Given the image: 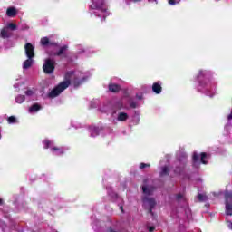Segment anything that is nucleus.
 <instances>
[{
  "instance_id": "1",
  "label": "nucleus",
  "mask_w": 232,
  "mask_h": 232,
  "mask_svg": "<svg viewBox=\"0 0 232 232\" xmlns=\"http://www.w3.org/2000/svg\"><path fill=\"white\" fill-rule=\"evenodd\" d=\"M73 71H69L64 75V81L60 82L57 86H55L47 96L49 99H55V97H59V95L64 92L67 88L72 84V77H73Z\"/></svg>"
},
{
  "instance_id": "2",
  "label": "nucleus",
  "mask_w": 232,
  "mask_h": 232,
  "mask_svg": "<svg viewBox=\"0 0 232 232\" xmlns=\"http://www.w3.org/2000/svg\"><path fill=\"white\" fill-rule=\"evenodd\" d=\"M226 214L232 217V190L225 191Z\"/></svg>"
},
{
  "instance_id": "3",
  "label": "nucleus",
  "mask_w": 232,
  "mask_h": 232,
  "mask_svg": "<svg viewBox=\"0 0 232 232\" xmlns=\"http://www.w3.org/2000/svg\"><path fill=\"white\" fill-rule=\"evenodd\" d=\"M44 73L50 75L53 72H55V60L47 58L43 65Z\"/></svg>"
},
{
  "instance_id": "4",
  "label": "nucleus",
  "mask_w": 232,
  "mask_h": 232,
  "mask_svg": "<svg viewBox=\"0 0 232 232\" xmlns=\"http://www.w3.org/2000/svg\"><path fill=\"white\" fill-rule=\"evenodd\" d=\"M68 45H63L59 48V50L55 53L48 52V55L53 57H61V59H68Z\"/></svg>"
},
{
  "instance_id": "5",
  "label": "nucleus",
  "mask_w": 232,
  "mask_h": 232,
  "mask_svg": "<svg viewBox=\"0 0 232 232\" xmlns=\"http://www.w3.org/2000/svg\"><path fill=\"white\" fill-rule=\"evenodd\" d=\"M24 50L27 59H34V57H35V47H34L31 43L25 44Z\"/></svg>"
},
{
  "instance_id": "6",
  "label": "nucleus",
  "mask_w": 232,
  "mask_h": 232,
  "mask_svg": "<svg viewBox=\"0 0 232 232\" xmlns=\"http://www.w3.org/2000/svg\"><path fill=\"white\" fill-rule=\"evenodd\" d=\"M40 43H41L42 46H54V47L59 46V44H57L56 42L50 41V38H48V37L41 38Z\"/></svg>"
},
{
  "instance_id": "7",
  "label": "nucleus",
  "mask_w": 232,
  "mask_h": 232,
  "mask_svg": "<svg viewBox=\"0 0 232 232\" xmlns=\"http://www.w3.org/2000/svg\"><path fill=\"white\" fill-rule=\"evenodd\" d=\"M104 3H98V2H92V5H91L92 10H101V12H106V8H103Z\"/></svg>"
},
{
  "instance_id": "8",
  "label": "nucleus",
  "mask_w": 232,
  "mask_h": 232,
  "mask_svg": "<svg viewBox=\"0 0 232 232\" xmlns=\"http://www.w3.org/2000/svg\"><path fill=\"white\" fill-rule=\"evenodd\" d=\"M152 92L156 93V95H160V93H162V85L159 82H154L152 84Z\"/></svg>"
},
{
  "instance_id": "9",
  "label": "nucleus",
  "mask_w": 232,
  "mask_h": 232,
  "mask_svg": "<svg viewBox=\"0 0 232 232\" xmlns=\"http://www.w3.org/2000/svg\"><path fill=\"white\" fill-rule=\"evenodd\" d=\"M109 92H111L112 93H119L121 92V85L117 83H110Z\"/></svg>"
},
{
  "instance_id": "10",
  "label": "nucleus",
  "mask_w": 232,
  "mask_h": 232,
  "mask_svg": "<svg viewBox=\"0 0 232 232\" xmlns=\"http://www.w3.org/2000/svg\"><path fill=\"white\" fill-rule=\"evenodd\" d=\"M143 202H146L148 204L149 208H155V206H157V202L155 201V198H153L145 197L143 198Z\"/></svg>"
},
{
  "instance_id": "11",
  "label": "nucleus",
  "mask_w": 232,
  "mask_h": 232,
  "mask_svg": "<svg viewBox=\"0 0 232 232\" xmlns=\"http://www.w3.org/2000/svg\"><path fill=\"white\" fill-rule=\"evenodd\" d=\"M42 108L39 103H34L29 108V113H37Z\"/></svg>"
},
{
  "instance_id": "12",
  "label": "nucleus",
  "mask_w": 232,
  "mask_h": 232,
  "mask_svg": "<svg viewBox=\"0 0 232 232\" xmlns=\"http://www.w3.org/2000/svg\"><path fill=\"white\" fill-rule=\"evenodd\" d=\"M153 191H155V188L142 186V192L144 193V195H153Z\"/></svg>"
},
{
  "instance_id": "13",
  "label": "nucleus",
  "mask_w": 232,
  "mask_h": 232,
  "mask_svg": "<svg viewBox=\"0 0 232 232\" xmlns=\"http://www.w3.org/2000/svg\"><path fill=\"white\" fill-rule=\"evenodd\" d=\"M6 15L7 17H15V15H17V9H15L14 7L7 8Z\"/></svg>"
},
{
  "instance_id": "14",
  "label": "nucleus",
  "mask_w": 232,
  "mask_h": 232,
  "mask_svg": "<svg viewBox=\"0 0 232 232\" xmlns=\"http://www.w3.org/2000/svg\"><path fill=\"white\" fill-rule=\"evenodd\" d=\"M32 64H34V58H28L23 63L24 70H28V68H32Z\"/></svg>"
},
{
  "instance_id": "15",
  "label": "nucleus",
  "mask_w": 232,
  "mask_h": 232,
  "mask_svg": "<svg viewBox=\"0 0 232 232\" xmlns=\"http://www.w3.org/2000/svg\"><path fill=\"white\" fill-rule=\"evenodd\" d=\"M85 81H86V78L84 77L81 80H79V78H74L72 84L74 88H79V86H81V84H82Z\"/></svg>"
},
{
  "instance_id": "16",
  "label": "nucleus",
  "mask_w": 232,
  "mask_h": 232,
  "mask_svg": "<svg viewBox=\"0 0 232 232\" xmlns=\"http://www.w3.org/2000/svg\"><path fill=\"white\" fill-rule=\"evenodd\" d=\"M51 151L55 153L57 151V155H64V149L63 147H52Z\"/></svg>"
},
{
  "instance_id": "17",
  "label": "nucleus",
  "mask_w": 232,
  "mask_h": 232,
  "mask_svg": "<svg viewBox=\"0 0 232 232\" xmlns=\"http://www.w3.org/2000/svg\"><path fill=\"white\" fill-rule=\"evenodd\" d=\"M117 121H119L120 122H124L125 121H128V113H126V112H120L118 114Z\"/></svg>"
},
{
  "instance_id": "18",
  "label": "nucleus",
  "mask_w": 232,
  "mask_h": 232,
  "mask_svg": "<svg viewBox=\"0 0 232 232\" xmlns=\"http://www.w3.org/2000/svg\"><path fill=\"white\" fill-rule=\"evenodd\" d=\"M169 175V169L168 168V166L162 167L160 176V177H168Z\"/></svg>"
},
{
  "instance_id": "19",
  "label": "nucleus",
  "mask_w": 232,
  "mask_h": 232,
  "mask_svg": "<svg viewBox=\"0 0 232 232\" xmlns=\"http://www.w3.org/2000/svg\"><path fill=\"white\" fill-rule=\"evenodd\" d=\"M43 144L44 150H48L49 148H52V146H53V141H51L50 140H44Z\"/></svg>"
},
{
  "instance_id": "20",
  "label": "nucleus",
  "mask_w": 232,
  "mask_h": 232,
  "mask_svg": "<svg viewBox=\"0 0 232 232\" xmlns=\"http://www.w3.org/2000/svg\"><path fill=\"white\" fill-rule=\"evenodd\" d=\"M15 101H16L17 104H23L24 101H26V96H24V95H18L15 98Z\"/></svg>"
},
{
  "instance_id": "21",
  "label": "nucleus",
  "mask_w": 232,
  "mask_h": 232,
  "mask_svg": "<svg viewBox=\"0 0 232 232\" xmlns=\"http://www.w3.org/2000/svg\"><path fill=\"white\" fill-rule=\"evenodd\" d=\"M198 160H200V156H198V153L194 152L192 155V162L195 166V164H197L198 162Z\"/></svg>"
},
{
  "instance_id": "22",
  "label": "nucleus",
  "mask_w": 232,
  "mask_h": 232,
  "mask_svg": "<svg viewBox=\"0 0 232 232\" xmlns=\"http://www.w3.org/2000/svg\"><path fill=\"white\" fill-rule=\"evenodd\" d=\"M206 159H208V154L206 152H201L200 161L202 164H208V161H206Z\"/></svg>"
},
{
  "instance_id": "23",
  "label": "nucleus",
  "mask_w": 232,
  "mask_h": 232,
  "mask_svg": "<svg viewBox=\"0 0 232 232\" xmlns=\"http://www.w3.org/2000/svg\"><path fill=\"white\" fill-rule=\"evenodd\" d=\"M198 202H206V200H208V196L203 194H198Z\"/></svg>"
},
{
  "instance_id": "24",
  "label": "nucleus",
  "mask_w": 232,
  "mask_h": 232,
  "mask_svg": "<svg viewBox=\"0 0 232 232\" xmlns=\"http://www.w3.org/2000/svg\"><path fill=\"white\" fill-rule=\"evenodd\" d=\"M8 124H15L17 122V118L15 116H10L7 118Z\"/></svg>"
},
{
  "instance_id": "25",
  "label": "nucleus",
  "mask_w": 232,
  "mask_h": 232,
  "mask_svg": "<svg viewBox=\"0 0 232 232\" xmlns=\"http://www.w3.org/2000/svg\"><path fill=\"white\" fill-rule=\"evenodd\" d=\"M182 171H184V167H176V169H174V173L176 175H180Z\"/></svg>"
},
{
  "instance_id": "26",
  "label": "nucleus",
  "mask_w": 232,
  "mask_h": 232,
  "mask_svg": "<svg viewBox=\"0 0 232 232\" xmlns=\"http://www.w3.org/2000/svg\"><path fill=\"white\" fill-rule=\"evenodd\" d=\"M1 37H3V39L8 38V32L6 31V29H3L1 31Z\"/></svg>"
},
{
  "instance_id": "27",
  "label": "nucleus",
  "mask_w": 232,
  "mask_h": 232,
  "mask_svg": "<svg viewBox=\"0 0 232 232\" xmlns=\"http://www.w3.org/2000/svg\"><path fill=\"white\" fill-rule=\"evenodd\" d=\"M150 164L148 163H140V169H144V168H150Z\"/></svg>"
},
{
  "instance_id": "28",
  "label": "nucleus",
  "mask_w": 232,
  "mask_h": 232,
  "mask_svg": "<svg viewBox=\"0 0 232 232\" xmlns=\"http://www.w3.org/2000/svg\"><path fill=\"white\" fill-rule=\"evenodd\" d=\"M25 95H27V97H32V95H34V91H32V90H27L26 92H25Z\"/></svg>"
},
{
  "instance_id": "29",
  "label": "nucleus",
  "mask_w": 232,
  "mask_h": 232,
  "mask_svg": "<svg viewBox=\"0 0 232 232\" xmlns=\"http://www.w3.org/2000/svg\"><path fill=\"white\" fill-rule=\"evenodd\" d=\"M130 108H133V109L137 108V102L131 101L130 102Z\"/></svg>"
},
{
  "instance_id": "30",
  "label": "nucleus",
  "mask_w": 232,
  "mask_h": 232,
  "mask_svg": "<svg viewBox=\"0 0 232 232\" xmlns=\"http://www.w3.org/2000/svg\"><path fill=\"white\" fill-rule=\"evenodd\" d=\"M9 28H11V30H17V25L15 24H9Z\"/></svg>"
},
{
  "instance_id": "31",
  "label": "nucleus",
  "mask_w": 232,
  "mask_h": 232,
  "mask_svg": "<svg viewBox=\"0 0 232 232\" xmlns=\"http://www.w3.org/2000/svg\"><path fill=\"white\" fill-rule=\"evenodd\" d=\"M182 198H184V196L182 194H177L176 195V199L179 200H182Z\"/></svg>"
},
{
  "instance_id": "32",
  "label": "nucleus",
  "mask_w": 232,
  "mask_h": 232,
  "mask_svg": "<svg viewBox=\"0 0 232 232\" xmlns=\"http://www.w3.org/2000/svg\"><path fill=\"white\" fill-rule=\"evenodd\" d=\"M93 131H94L95 135H98L99 134V128L94 127Z\"/></svg>"
},
{
  "instance_id": "33",
  "label": "nucleus",
  "mask_w": 232,
  "mask_h": 232,
  "mask_svg": "<svg viewBox=\"0 0 232 232\" xmlns=\"http://www.w3.org/2000/svg\"><path fill=\"white\" fill-rule=\"evenodd\" d=\"M148 213H150V215H153V208L149 207Z\"/></svg>"
},
{
  "instance_id": "34",
  "label": "nucleus",
  "mask_w": 232,
  "mask_h": 232,
  "mask_svg": "<svg viewBox=\"0 0 232 232\" xmlns=\"http://www.w3.org/2000/svg\"><path fill=\"white\" fill-rule=\"evenodd\" d=\"M149 231L150 232L155 231V227H149Z\"/></svg>"
},
{
  "instance_id": "35",
  "label": "nucleus",
  "mask_w": 232,
  "mask_h": 232,
  "mask_svg": "<svg viewBox=\"0 0 232 232\" xmlns=\"http://www.w3.org/2000/svg\"><path fill=\"white\" fill-rule=\"evenodd\" d=\"M169 5H176L175 0H169Z\"/></svg>"
},
{
  "instance_id": "36",
  "label": "nucleus",
  "mask_w": 232,
  "mask_h": 232,
  "mask_svg": "<svg viewBox=\"0 0 232 232\" xmlns=\"http://www.w3.org/2000/svg\"><path fill=\"white\" fill-rule=\"evenodd\" d=\"M227 119H228V121H231V119H232V111H231V113L228 115Z\"/></svg>"
},
{
  "instance_id": "37",
  "label": "nucleus",
  "mask_w": 232,
  "mask_h": 232,
  "mask_svg": "<svg viewBox=\"0 0 232 232\" xmlns=\"http://www.w3.org/2000/svg\"><path fill=\"white\" fill-rule=\"evenodd\" d=\"M0 206H3V199L0 198Z\"/></svg>"
},
{
  "instance_id": "38",
  "label": "nucleus",
  "mask_w": 232,
  "mask_h": 232,
  "mask_svg": "<svg viewBox=\"0 0 232 232\" xmlns=\"http://www.w3.org/2000/svg\"><path fill=\"white\" fill-rule=\"evenodd\" d=\"M133 1V3H139V1H140V0H132Z\"/></svg>"
},
{
  "instance_id": "39",
  "label": "nucleus",
  "mask_w": 232,
  "mask_h": 232,
  "mask_svg": "<svg viewBox=\"0 0 232 232\" xmlns=\"http://www.w3.org/2000/svg\"><path fill=\"white\" fill-rule=\"evenodd\" d=\"M199 85L204 86V83H202V82H199Z\"/></svg>"
},
{
  "instance_id": "40",
  "label": "nucleus",
  "mask_w": 232,
  "mask_h": 232,
  "mask_svg": "<svg viewBox=\"0 0 232 232\" xmlns=\"http://www.w3.org/2000/svg\"><path fill=\"white\" fill-rule=\"evenodd\" d=\"M121 210L123 212V211H124V208H123V207H121Z\"/></svg>"
},
{
  "instance_id": "41",
  "label": "nucleus",
  "mask_w": 232,
  "mask_h": 232,
  "mask_svg": "<svg viewBox=\"0 0 232 232\" xmlns=\"http://www.w3.org/2000/svg\"><path fill=\"white\" fill-rule=\"evenodd\" d=\"M98 17H100V18H101V21H102V16H101V15H98Z\"/></svg>"
},
{
  "instance_id": "42",
  "label": "nucleus",
  "mask_w": 232,
  "mask_h": 232,
  "mask_svg": "<svg viewBox=\"0 0 232 232\" xmlns=\"http://www.w3.org/2000/svg\"><path fill=\"white\" fill-rule=\"evenodd\" d=\"M203 72L202 71H199V75H202Z\"/></svg>"
},
{
  "instance_id": "43",
  "label": "nucleus",
  "mask_w": 232,
  "mask_h": 232,
  "mask_svg": "<svg viewBox=\"0 0 232 232\" xmlns=\"http://www.w3.org/2000/svg\"><path fill=\"white\" fill-rule=\"evenodd\" d=\"M104 21H106V16L103 17Z\"/></svg>"
},
{
  "instance_id": "44",
  "label": "nucleus",
  "mask_w": 232,
  "mask_h": 232,
  "mask_svg": "<svg viewBox=\"0 0 232 232\" xmlns=\"http://www.w3.org/2000/svg\"><path fill=\"white\" fill-rule=\"evenodd\" d=\"M230 228L232 229V223H231V227H230Z\"/></svg>"
}]
</instances>
